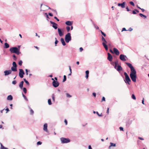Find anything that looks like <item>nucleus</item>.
<instances>
[{
    "label": "nucleus",
    "instance_id": "nucleus-62",
    "mask_svg": "<svg viewBox=\"0 0 149 149\" xmlns=\"http://www.w3.org/2000/svg\"><path fill=\"white\" fill-rule=\"evenodd\" d=\"M142 103L143 104H144V99L143 98V100L142 101Z\"/></svg>",
    "mask_w": 149,
    "mask_h": 149
},
{
    "label": "nucleus",
    "instance_id": "nucleus-60",
    "mask_svg": "<svg viewBox=\"0 0 149 149\" xmlns=\"http://www.w3.org/2000/svg\"><path fill=\"white\" fill-rule=\"evenodd\" d=\"M93 95L94 97H95L96 95V94L95 93H93Z\"/></svg>",
    "mask_w": 149,
    "mask_h": 149
},
{
    "label": "nucleus",
    "instance_id": "nucleus-19",
    "mask_svg": "<svg viewBox=\"0 0 149 149\" xmlns=\"http://www.w3.org/2000/svg\"><path fill=\"white\" fill-rule=\"evenodd\" d=\"M13 97L11 95H8L7 97V99L8 100H13Z\"/></svg>",
    "mask_w": 149,
    "mask_h": 149
},
{
    "label": "nucleus",
    "instance_id": "nucleus-37",
    "mask_svg": "<svg viewBox=\"0 0 149 149\" xmlns=\"http://www.w3.org/2000/svg\"><path fill=\"white\" fill-rule=\"evenodd\" d=\"M132 99H134V100H135L136 99V97L135 95L134 94H132Z\"/></svg>",
    "mask_w": 149,
    "mask_h": 149
},
{
    "label": "nucleus",
    "instance_id": "nucleus-53",
    "mask_svg": "<svg viewBox=\"0 0 149 149\" xmlns=\"http://www.w3.org/2000/svg\"><path fill=\"white\" fill-rule=\"evenodd\" d=\"M119 128L120 131H123V127H120Z\"/></svg>",
    "mask_w": 149,
    "mask_h": 149
},
{
    "label": "nucleus",
    "instance_id": "nucleus-43",
    "mask_svg": "<svg viewBox=\"0 0 149 149\" xmlns=\"http://www.w3.org/2000/svg\"><path fill=\"white\" fill-rule=\"evenodd\" d=\"M52 99L53 101H55V97L54 96V94H52Z\"/></svg>",
    "mask_w": 149,
    "mask_h": 149
},
{
    "label": "nucleus",
    "instance_id": "nucleus-11",
    "mask_svg": "<svg viewBox=\"0 0 149 149\" xmlns=\"http://www.w3.org/2000/svg\"><path fill=\"white\" fill-rule=\"evenodd\" d=\"M113 52L117 55H118L120 53L118 50L116 48H113Z\"/></svg>",
    "mask_w": 149,
    "mask_h": 149
},
{
    "label": "nucleus",
    "instance_id": "nucleus-10",
    "mask_svg": "<svg viewBox=\"0 0 149 149\" xmlns=\"http://www.w3.org/2000/svg\"><path fill=\"white\" fill-rule=\"evenodd\" d=\"M50 23L52 24V27L55 29H56L57 28V24L55 23L54 22H52L51 21H50Z\"/></svg>",
    "mask_w": 149,
    "mask_h": 149
},
{
    "label": "nucleus",
    "instance_id": "nucleus-18",
    "mask_svg": "<svg viewBox=\"0 0 149 149\" xmlns=\"http://www.w3.org/2000/svg\"><path fill=\"white\" fill-rule=\"evenodd\" d=\"M61 41L63 46H65L66 45V43L64 40V39L63 38H61Z\"/></svg>",
    "mask_w": 149,
    "mask_h": 149
},
{
    "label": "nucleus",
    "instance_id": "nucleus-16",
    "mask_svg": "<svg viewBox=\"0 0 149 149\" xmlns=\"http://www.w3.org/2000/svg\"><path fill=\"white\" fill-rule=\"evenodd\" d=\"M44 127H43V130L47 132H48V130H47V123H45L44 125V126H43Z\"/></svg>",
    "mask_w": 149,
    "mask_h": 149
},
{
    "label": "nucleus",
    "instance_id": "nucleus-27",
    "mask_svg": "<svg viewBox=\"0 0 149 149\" xmlns=\"http://www.w3.org/2000/svg\"><path fill=\"white\" fill-rule=\"evenodd\" d=\"M0 144H1V147L0 148L1 149H8V148L4 147L3 145L2 144V143H0Z\"/></svg>",
    "mask_w": 149,
    "mask_h": 149
},
{
    "label": "nucleus",
    "instance_id": "nucleus-45",
    "mask_svg": "<svg viewBox=\"0 0 149 149\" xmlns=\"http://www.w3.org/2000/svg\"><path fill=\"white\" fill-rule=\"evenodd\" d=\"M66 96L68 97H72L71 95H70L68 93H67L66 94Z\"/></svg>",
    "mask_w": 149,
    "mask_h": 149
},
{
    "label": "nucleus",
    "instance_id": "nucleus-49",
    "mask_svg": "<svg viewBox=\"0 0 149 149\" xmlns=\"http://www.w3.org/2000/svg\"><path fill=\"white\" fill-rule=\"evenodd\" d=\"M125 63L129 66V67L130 68V63Z\"/></svg>",
    "mask_w": 149,
    "mask_h": 149
},
{
    "label": "nucleus",
    "instance_id": "nucleus-15",
    "mask_svg": "<svg viewBox=\"0 0 149 149\" xmlns=\"http://www.w3.org/2000/svg\"><path fill=\"white\" fill-rule=\"evenodd\" d=\"M58 31L59 36L61 37L63 35V32L59 28L58 29Z\"/></svg>",
    "mask_w": 149,
    "mask_h": 149
},
{
    "label": "nucleus",
    "instance_id": "nucleus-42",
    "mask_svg": "<svg viewBox=\"0 0 149 149\" xmlns=\"http://www.w3.org/2000/svg\"><path fill=\"white\" fill-rule=\"evenodd\" d=\"M100 32H101L102 34V35H103V36H104L105 37L106 36V34L104 33L103 32H102L101 30H100Z\"/></svg>",
    "mask_w": 149,
    "mask_h": 149
},
{
    "label": "nucleus",
    "instance_id": "nucleus-36",
    "mask_svg": "<svg viewBox=\"0 0 149 149\" xmlns=\"http://www.w3.org/2000/svg\"><path fill=\"white\" fill-rule=\"evenodd\" d=\"M55 46H56V44H57V43L58 42V41L57 40V38H55Z\"/></svg>",
    "mask_w": 149,
    "mask_h": 149
},
{
    "label": "nucleus",
    "instance_id": "nucleus-64",
    "mask_svg": "<svg viewBox=\"0 0 149 149\" xmlns=\"http://www.w3.org/2000/svg\"><path fill=\"white\" fill-rule=\"evenodd\" d=\"M88 149H92L91 146L90 145H89L88 147Z\"/></svg>",
    "mask_w": 149,
    "mask_h": 149
},
{
    "label": "nucleus",
    "instance_id": "nucleus-57",
    "mask_svg": "<svg viewBox=\"0 0 149 149\" xmlns=\"http://www.w3.org/2000/svg\"><path fill=\"white\" fill-rule=\"evenodd\" d=\"M131 5L134 6V2L133 1H131Z\"/></svg>",
    "mask_w": 149,
    "mask_h": 149
},
{
    "label": "nucleus",
    "instance_id": "nucleus-21",
    "mask_svg": "<svg viewBox=\"0 0 149 149\" xmlns=\"http://www.w3.org/2000/svg\"><path fill=\"white\" fill-rule=\"evenodd\" d=\"M24 84V81H21L19 84V86L20 88L21 89H22V88L23 87V85Z\"/></svg>",
    "mask_w": 149,
    "mask_h": 149
},
{
    "label": "nucleus",
    "instance_id": "nucleus-48",
    "mask_svg": "<svg viewBox=\"0 0 149 149\" xmlns=\"http://www.w3.org/2000/svg\"><path fill=\"white\" fill-rule=\"evenodd\" d=\"M16 81L15 80H14L12 81V83L13 84L15 85L16 84Z\"/></svg>",
    "mask_w": 149,
    "mask_h": 149
},
{
    "label": "nucleus",
    "instance_id": "nucleus-8",
    "mask_svg": "<svg viewBox=\"0 0 149 149\" xmlns=\"http://www.w3.org/2000/svg\"><path fill=\"white\" fill-rule=\"evenodd\" d=\"M120 59L123 61H125L126 60L127 57L123 54H121L120 56Z\"/></svg>",
    "mask_w": 149,
    "mask_h": 149
},
{
    "label": "nucleus",
    "instance_id": "nucleus-28",
    "mask_svg": "<svg viewBox=\"0 0 149 149\" xmlns=\"http://www.w3.org/2000/svg\"><path fill=\"white\" fill-rule=\"evenodd\" d=\"M118 61H116L115 62V65L114 66V68L116 69V67H117V65L118 64Z\"/></svg>",
    "mask_w": 149,
    "mask_h": 149
},
{
    "label": "nucleus",
    "instance_id": "nucleus-25",
    "mask_svg": "<svg viewBox=\"0 0 149 149\" xmlns=\"http://www.w3.org/2000/svg\"><path fill=\"white\" fill-rule=\"evenodd\" d=\"M89 73V72L88 70H86V79H87L88 78Z\"/></svg>",
    "mask_w": 149,
    "mask_h": 149
},
{
    "label": "nucleus",
    "instance_id": "nucleus-63",
    "mask_svg": "<svg viewBox=\"0 0 149 149\" xmlns=\"http://www.w3.org/2000/svg\"><path fill=\"white\" fill-rule=\"evenodd\" d=\"M132 13L134 14H136V11L135 10H133L132 11Z\"/></svg>",
    "mask_w": 149,
    "mask_h": 149
},
{
    "label": "nucleus",
    "instance_id": "nucleus-54",
    "mask_svg": "<svg viewBox=\"0 0 149 149\" xmlns=\"http://www.w3.org/2000/svg\"><path fill=\"white\" fill-rule=\"evenodd\" d=\"M64 122H65V125H67V124H68V122H67V121L66 120V119L65 120Z\"/></svg>",
    "mask_w": 149,
    "mask_h": 149
},
{
    "label": "nucleus",
    "instance_id": "nucleus-12",
    "mask_svg": "<svg viewBox=\"0 0 149 149\" xmlns=\"http://www.w3.org/2000/svg\"><path fill=\"white\" fill-rule=\"evenodd\" d=\"M108 57L107 59L109 61H111L113 59V57L112 55L109 53H107Z\"/></svg>",
    "mask_w": 149,
    "mask_h": 149
},
{
    "label": "nucleus",
    "instance_id": "nucleus-61",
    "mask_svg": "<svg viewBox=\"0 0 149 149\" xmlns=\"http://www.w3.org/2000/svg\"><path fill=\"white\" fill-rule=\"evenodd\" d=\"M45 14L46 15V17L48 18H49V17L48 15L47 14V13H45Z\"/></svg>",
    "mask_w": 149,
    "mask_h": 149
},
{
    "label": "nucleus",
    "instance_id": "nucleus-59",
    "mask_svg": "<svg viewBox=\"0 0 149 149\" xmlns=\"http://www.w3.org/2000/svg\"><path fill=\"white\" fill-rule=\"evenodd\" d=\"M83 50V48L82 47H80L79 48V50L80 52H81Z\"/></svg>",
    "mask_w": 149,
    "mask_h": 149
},
{
    "label": "nucleus",
    "instance_id": "nucleus-51",
    "mask_svg": "<svg viewBox=\"0 0 149 149\" xmlns=\"http://www.w3.org/2000/svg\"><path fill=\"white\" fill-rule=\"evenodd\" d=\"M103 101H105V98L104 97H103L102 99V102Z\"/></svg>",
    "mask_w": 149,
    "mask_h": 149
},
{
    "label": "nucleus",
    "instance_id": "nucleus-35",
    "mask_svg": "<svg viewBox=\"0 0 149 149\" xmlns=\"http://www.w3.org/2000/svg\"><path fill=\"white\" fill-rule=\"evenodd\" d=\"M93 25L94 27H95V29H99V27L97 25H96L94 23H93Z\"/></svg>",
    "mask_w": 149,
    "mask_h": 149
},
{
    "label": "nucleus",
    "instance_id": "nucleus-5",
    "mask_svg": "<svg viewBox=\"0 0 149 149\" xmlns=\"http://www.w3.org/2000/svg\"><path fill=\"white\" fill-rule=\"evenodd\" d=\"M71 40V37L70 33L66 34L65 37V40L67 43H68Z\"/></svg>",
    "mask_w": 149,
    "mask_h": 149
},
{
    "label": "nucleus",
    "instance_id": "nucleus-29",
    "mask_svg": "<svg viewBox=\"0 0 149 149\" xmlns=\"http://www.w3.org/2000/svg\"><path fill=\"white\" fill-rule=\"evenodd\" d=\"M48 103L49 105H51L52 104L51 100L50 99H49L48 100Z\"/></svg>",
    "mask_w": 149,
    "mask_h": 149
},
{
    "label": "nucleus",
    "instance_id": "nucleus-3",
    "mask_svg": "<svg viewBox=\"0 0 149 149\" xmlns=\"http://www.w3.org/2000/svg\"><path fill=\"white\" fill-rule=\"evenodd\" d=\"M102 40L103 41V42H102V45L103 46L105 49V50L106 51H107L108 50V46L106 45V44L107 43V42L103 36H102Z\"/></svg>",
    "mask_w": 149,
    "mask_h": 149
},
{
    "label": "nucleus",
    "instance_id": "nucleus-56",
    "mask_svg": "<svg viewBox=\"0 0 149 149\" xmlns=\"http://www.w3.org/2000/svg\"><path fill=\"white\" fill-rule=\"evenodd\" d=\"M138 138L139 139L141 140H144V139L142 137H139Z\"/></svg>",
    "mask_w": 149,
    "mask_h": 149
},
{
    "label": "nucleus",
    "instance_id": "nucleus-6",
    "mask_svg": "<svg viewBox=\"0 0 149 149\" xmlns=\"http://www.w3.org/2000/svg\"><path fill=\"white\" fill-rule=\"evenodd\" d=\"M124 75L125 77V79L124 80V81L126 84H130L129 82L130 81V79L127 73L126 72H125L124 73Z\"/></svg>",
    "mask_w": 149,
    "mask_h": 149
},
{
    "label": "nucleus",
    "instance_id": "nucleus-1",
    "mask_svg": "<svg viewBox=\"0 0 149 149\" xmlns=\"http://www.w3.org/2000/svg\"><path fill=\"white\" fill-rule=\"evenodd\" d=\"M136 73V71L131 64V79L134 82H136L137 78Z\"/></svg>",
    "mask_w": 149,
    "mask_h": 149
},
{
    "label": "nucleus",
    "instance_id": "nucleus-26",
    "mask_svg": "<svg viewBox=\"0 0 149 149\" xmlns=\"http://www.w3.org/2000/svg\"><path fill=\"white\" fill-rule=\"evenodd\" d=\"M110 145L109 147V148H110L112 146L115 147L116 146V144H114L112 143H110Z\"/></svg>",
    "mask_w": 149,
    "mask_h": 149
},
{
    "label": "nucleus",
    "instance_id": "nucleus-41",
    "mask_svg": "<svg viewBox=\"0 0 149 149\" xmlns=\"http://www.w3.org/2000/svg\"><path fill=\"white\" fill-rule=\"evenodd\" d=\"M22 61L21 60L19 62L18 64L19 65L21 66L22 65Z\"/></svg>",
    "mask_w": 149,
    "mask_h": 149
},
{
    "label": "nucleus",
    "instance_id": "nucleus-17",
    "mask_svg": "<svg viewBox=\"0 0 149 149\" xmlns=\"http://www.w3.org/2000/svg\"><path fill=\"white\" fill-rule=\"evenodd\" d=\"M73 22L70 21H66L65 22L66 25L68 26H71Z\"/></svg>",
    "mask_w": 149,
    "mask_h": 149
},
{
    "label": "nucleus",
    "instance_id": "nucleus-13",
    "mask_svg": "<svg viewBox=\"0 0 149 149\" xmlns=\"http://www.w3.org/2000/svg\"><path fill=\"white\" fill-rule=\"evenodd\" d=\"M4 72V73L5 76H7L10 74L12 72V71L10 70H7L5 71Z\"/></svg>",
    "mask_w": 149,
    "mask_h": 149
},
{
    "label": "nucleus",
    "instance_id": "nucleus-52",
    "mask_svg": "<svg viewBox=\"0 0 149 149\" xmlns=\"http://www.w3.org/2000/svg\"><path fill=\"white\" fill-rule=\"evenodd\" d=\"M69 70H70V72L71 73H72V69H71V67L70 66H69Z\"/></svg>",
    "mask_w": 149,
    "mask_h": 149
},
{
    "label": "nucleus",
    "instance_id": "nucleus-55",
    "mask_svg": "<svg viewBox=\"0 0 149 149\" xmlns=\"http://www.w3.org/2000/svg\"><path fill=\"white\" fill-rule=\"evenodd\" d=\"M54 18L56 19L58 21H59V19L56 17H54Z\"/></svg>",
    "mask_w": 149,
    "mask_h": 149
},
{
    "label": "nucleus",
    "instance_id": "nucleus-50",
    "mask_svg": "<svg viewBox=\"0 0 149 149\" xmlns=\"http://www.w3.org/2000/svg\"><path fill=\"white\" fill-rule=\"evenodd\" d=\"M96 114L98 115V116H102V113H101L100 114L98 112H96Z\"/></svg>",
    "mask_w": 149,
    "mask_h": 149
},
{
    "label": "nucleus",
    "instance_id": "nucleus-44",
    "mask_svg": "<svg viewBox=\"0 0 149 149\" xmlns=\"http://www.w3.org/2000/svg\"><path fill=\"white\" fill-rule=\"evenodd\" d=\"M66 29L68 32H69L70 29V28L69 26H68L66 27Z\"/></svg>",
    "mask_w": 149,
    "mask_h": 149
},
{
    "label": "nucleus",
    "instance_id": "nucleus-34",
    "mask_svg": "<svg viewBox=\"0 0 149 149\" xmlns=\"http://www.w3.org/2000/svg\"><path fill=\"white\" fill-rule=\"evenodd\" d=\"M66 80V77L65 75L63 76V82H64Z\"/></svg>",
    "mask_w": 149,
    "mask_h": 149
},
{
    "label": "nucleus",
    "instance_id": "nucleus-58",
    "mask_svg": "<svg viewBox=\"0 0 149 149\" xmlns=\"http://www.w3.org/2000/svg\"><path fill=\"white\" fill-rule=\"evenodd\" d=\"M109 108H107V113L108 114L109 113Z\"/></svg>",
    "mask_w": 149,
    "mask_h": 149
},
{
    "label": "nucleus",
    "instance_id": "nucleus-38",
    "mask_svg": "<svg viewBox=\"0 0 149 149\" xmlns=\"http://www.w3.org/2000/svg\"><path fill=\"white\" fill-rule=\"evenodd\" d=\"M13 60L15 61L17 59V58L16 57L15 54H13Z\"/></svg>",
    "mask_w": 149,
    "mask_h": 149
},
{
    "label": "nucleus",
    "instance_id": "nucleus-24",
    "mask_svg": "<svg viewBox=\"0 0 149 149\" xmlns=\"http://www.w3.org/2000/svg\"><path fill=\"white\" fill-rule=\"evenodd\" d=\"M9 47V45L7 43H5L4 44V48H7Z\"/></svg>",
    "mask_w": 149,
    "mask_h": 149
},
{
    "label": "nucleus",
    "instance_id": "nucleus-46",
    "mask_svg": "<svg viewBox=\"0 0 149 149\" xmlns=\"http://www.w3.org/2000/svg\"><path fill=\"white\" fill-rule=\"evenodd\" d=\"M42 143L40 141H39L37 142V144L38 145H41Z\"/></svg>",
    "mask_w": 149,
    "mask_h": 149
},
{
    "label": "nucleus",
    "instance_id": "nucleus-20",
    "mask_svg": "<svg viewBox=\"0 0 149 149\" xmlns=\"http://www.w3.org/2000/svg\"><path fill=\"white\" fill-rule=\"evenodd\" d=\"M11 70L13 71H14V72L17 71V67L12 66L11 68Z\"/></svg>",
    "mask_w": 149,
    "mask_h": 149
},
{
    "label": "nucleus",
    "instance_id": "nucleus-30",
    "mask_svg": "<svg viewBox=\"0 0 149 149\" xmlns=\"http://www.w3.org/2000/svg\"><path fill=\"white\" fill-rule=\"evenodd\" d=\"M24 82H25V83L28 85H29V82L27 81L25 79H24Z\"/></svg>",
    "mask_w": 149,
    "mask_h": 149
},
{
    "label": "nucleus",
    "instance_id": "nucleus-39",
    "mask_svg": "<svg viewBox=\"0 0 149 149\" xmlns=\"http://www.w3.org/2000/svg\"><path fill=\"white\" fill-rule=\"evenodd\" d=\"M22 96L23 97H24V99L27 101H28V99H27L26 97L22 93Z\"/></svg>",
    "mask_w": 149,
    "mask_h": 149
},
{
    "label": "nucleus",
    "instance_id": "nucleus-14",
    "mask_svg": "<svg viewBox=\"0 0 149 149\" xmlns=\"http://www.w3.org/2000/svg\"><path fill=\"white\" fill-rule=\"evenodd\" d=\"M125 2H124L122 3H118V6H121L122 8H124L125 7Z\"/></svg>",
    "mask_w": 149,
    "mask_h": 149
},
{
    "label": "nucleus",
    "instance_id": "nucleus-33",
    "mask_svg": "<svg viewBox=\"0 0 149 149\" xmlns=\"http://www.w3.org/2000/svg\"><path fill=\"white\" fill-rule=\"evenodd\" d=\"M13 67H17V65L16 63L15 62H13Z\"/></svg>",
    "mask_w": 149,
    "mask_h": 149
},
{
    "label": "nucleus",
    "instance_id": "nucleus-2",
    "mask_svg": "<svg viewBox=\"0 0 149 149\" xmlns=\"http://www.w3.org/2000/svg\"><path fill=\"white\" fill-rule=\"evenodd\" d=\"M9 51L11 53H15L17 55H19L21 53L19 52V49L16 47H13L10 48Z\"/></svg>",
    "mask_w": 149,
    "mask_h": 149
},
{
    "label": "nucleus",
    "instance_id": "nucleus-7",
    "mask_svg": "<svg viewBox=\"0 0 149 149\" xmlns=\"http://www.w3.org/2000/svg\"><path fill=\"white\" fill-rule=\"evenodd\" d=\"M19 76L21 78H23L24 75L25 73L24 70L22 69H19Z\"/></svg>",
    "mask_w": 149,
    "mask_h": 149
},
{
    "label": "nucleus",
    "instance_id": "nucleus-23",
    "mask_svg": "<svg viewBox=\"0 0 149 149\" xmlns=\"http://www.w3.org/2000/svg\"><path fill=\"white\" fill-rule=\"evenodd\" d=\"M29 108L30 109V114L31 115H33L34 113L33 111L31 108V107L29 106Z\"/></svg>",
    "mask_w": 149,
    "mask_h": 149
},
{
    "label": "nucleus",
    "instance_id": "nucleus-32",
    "mask_svg": "<svg viewBox=\"0 0 149 149\" xmlns=\"http://www.w3.org/2000/svg\"><path fill=\"white\" fill-rule=\"evenodd\" d=\"M130 31V28L128 29V30H126V29L125 28H123L122 29V30L121 31L122 32L123 31Z\"/></svg>",
    "mask_w": 149,
    "mask_h": 149
},
{
    "label": "nucleus",
    "instance_id": "nucleus-4",
    "mask_svg": "<svg viewBox=\"0 0 149 149\" xmlns=\"http://www.w3.org/2000/svg\"><path fill=\"white\" fill-rule=\"evenodd\" d=\"M60 139L61 143L63 144L68 143L70 141V139L68 138L62 137Z\"/></svg>",
    "mask_w": 149,
    "mask_h": 149
},
{
    "label": "nucleus",
    "instance_id": "nucleus-9",
    "mask_svg": "<svg viewBox=\"0 0 149 149\" xmlns=\"http://www.w3.org/2000/svg\"><path fill=\"white\" fill-rule=\"evenodd\" d=\"M59 84V83L57 81L54 80L52 82V85L55 87H57L58 86Z\"/></svg>",
    "mask_w": 149,
    "mask_h": 149
},
{
    "label": "nucleus",
    "instance_id": "nucleus-31",
    "mask_svg": "<svg viewBox=\"0 0 149 149\" xmlns=\"http://www.w3.org/2000/svg\"><path fill=\"white\" fill-rule=\"evenodd\" d=\"M139 15L141 17H143L145 18H146V16L145 15H144L141 13H140L139 14Z\"/></svg>",
    "mask_w": 149,
    "mask_h": 149
},
{
    "label": "nucleus",
    "instance_id": "nucleus-40",
    "mask_svg": "<svg viewBox=\"0 0 149 149\" xmlns=\"http://www.w3.org/2000/svg\"><path fill=\"white\" fill-rule=\"evenodd\" d=\"M23 91L25 93H26L27 92L26 89L25 88H23Z\"/></svg>",
    "mask_w": 149,
    "mask_h": 149
},
{
    "label": "nucleus",
    "instance_id": "nucleus-22",
    "mask_svg": "<svg viewBox=\"0 0 149 149\" xmlns=\"http://www.w3.org/2000/svg\"><path fill=\"white\" fill-rule=\"evenodd\" d=\"M116 70L118 71H120L122 70V68L120 65H118Z\"/></svg>",
    "mask_w": 149,
    "mask_h": 149
},
{
    "label": "nucleus",
    "instance_id": "nucleus-47",
    "mask_svg": "<svg viewBox=\"0 0 149 149\" xmlns=\"http://www.w3.org/2000/svg\"><path fill=\"white\" fill-rule=\"evenodd\" d=\"M29 71L27 69H25L26 74V75H28V72Z\"/></svg>",
    "mask_w": 149,
    "mask_h": 149
}]
</instances>
